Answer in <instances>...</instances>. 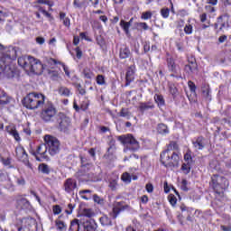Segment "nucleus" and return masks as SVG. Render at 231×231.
Segmentation results:
<instances>
[{
	"label": "nucleus",
	"instance_id": "1",
	"mask_svg": "<svg viewBox=\"0 0 231 231\" xmlns=\"http://www.w3.org/2000/svg\"><path fill=\"white\" fill-rule=\"evenodd\" d=\"M41 118L44 122H52L53 118H56L58 124V129L66 133L69 126L71 125V120L64 113L60 112L57 115V108L51 103L45 105L44 108L41 113Z\"/></svg>",
	"mask_w": 231,
	"mask_h": 231
},
{
	"label": "nucleus",
	"instance_id": "2",
	"mask_svg": "<svg viewBox=\"0 0 231 231\" xmlns=\"http://www.w3.org/2000/svg\"><path fill=\"white\" fill-rule=\"evenodd\" d=\"M17 59V49L11 47L6 53L0 54V75H5L7 79L15 77V67L14 60Z\"/></svg>",
	"mask_w": 231,
	"mask_h": 231
},
{
	"label": "nucleus",
	"instance_id": "3",
	"mask_svg": "<svg viewBox=\"0 0 231 231\" xmlns=\"http://www.w3.org/2000/svg\"><path fill=\"white\" fill-rule=\"evenodd\" d=\"M171 151H178V143L176 142H171L168 148L161 153V162L166 168L178 167L180 164V154Z\"/></svg>",
	"mask_w": 231,
	"mask_h": 231
},
{
	"label": "nucleus",
	"instance_id": "4",
	"mask_svg": "<svg viewBox=\"0 0 231 231\" xmlns=\"http://www.w3.org/2000/svg\"><path fill=\"white\" fill-rule=\"evenodd\" d=\"M46 100V97L42 94H39L37 92H31L27 94L23 99L22 100L23 107L26 109H39V107H42L44 106V102Z\"/></svg>",
	"mask_w": 231,
	"mask_h": 231
},
{
	"label": "nucleus",
	"instance_id": "5",
	"mask_svg": "<svg viewBox=\"0 0 231 231\" xmlns=\"http://www.w3.org/2000/svg\"><path fill=\"white\" fill-rule=\"evenodd\" d=\"M118 140H120L121 143L125 147L124 152H127V151H133V152H134V151L140 149V143L136 141L133 134L121 135L118 137Z\"/></svg>",
	"mask_w": 231,
	"mask_h": 231
},
{
	"label": "nucleus",
	"instance_id": "6",
	"mask_svg": "<svg viewBox=\"0 0 231 231\" xmlns=\"http://www.w3.org/2000/svg\"><path fill=\"white\" fill-rule=\"evenodd\" d=\"M44 142L47 151L51 156H55V154H59V152H60V142L57 137L45 135Z\"/></svg>",
	"mask_w": 231,
	"mask_h": 231
},
{
	"label": "nucleus",
	"instance_id": "7",
	"mask_svg": "<svg viewBox=\"0 0 231 231\" xmlns=\"http://www.w3.org/2000/svg\"><path fill=\"white\" fill-rule=\"evenodd\" d=\"M43 69H44V65L41 63V60L31 56L26 71H31V73H34L35 75H42Z\"/></svg>",
	"mask_w": 231,
	"mask_h": 231
},
{
	"label": "nucleus",
	"instance_id": "8",
	"mask_svg": "<svg viewBox=\"0 0 231 231\" xmlns=\"http://www.w3.org/2000/svg\"><path fill=\"white\" fill-rule=\"evenodd\" d=\"M18 231H37V220L33 217L23 218L22 226L18 227Z\"/></svg>",
	"mask_w": 231,
	"mask_h": 231
},
{
	"label": "nucleus",
	"instance_id": "9",
	"mask_svg": "<svg viewBox=\"0 0 231 231\" xmlns=\"http://www.w3.org/2000/svg\"><path fill=\"white\" fill-rule=\"evenodd\" d=\"M15 154L16 158H18L20 162H23V163H24L28 169H33L32 163H30V161L28 160V153H26V151L23 146H18L15 148Z\"/></svg>",
	"mask_w": 231,
	"mask_h": 231
},
{
	"label": "nucleus",
	"instance_id": "10",
	"mask_svg": "<svg viewBox=\"0 0 231 231\" xmlns=\"http://www.w3.org/2000/svg\"><path fill=\"white\" fill-rule=\"evenodd\" d=\"M168 69L171 74V77H176L181 73L180 65L176 64L174 58L170 57L166 60Z\"/></svg>",
	"mask_w": 231,
	"mask_h": 231
},
{
	"label": "nucleus",
	"instance_id": "11",
	"mask_svg": "<svg viewBox=\"0 0 231 231\" xmlns=\"http://www.w3.org/2000/svg\"><path fill=\"white\" fill-rule=\"evenodd\" d=\"M125 208H127V206H124V202H116L110 213L111 217H113V219H116V217H118V214H120L122 210H125Z\"/></svg>",
	"mask_w": 231,
	"mask_h": 231
},
{
	"label": "nucleus",
	"instance_id": "12",
	"mask_svg": "<svg viewBox=\"0 0 231 231\" xmlns=\"http://www.w3.org/2000/svg\"><path fill=\"white\" fill-rule=\"evenodd\" d=\"M48 148L46 146V143L40 144L37 148L36 152H32L33 156H37V154H41L42 158H44V160H50V157H48Z\"/></svg>",
	"mask_w": 231,
	"mask_h": 231
},
{
	"label": "nucleus",
	"instance_id": "13",
	"mask_svg": "<svg viewBox=\"0 0 231 231\" xmlns=\"http://www.w3.org/2000/svg\"><path fill=\"white\" fill-rule=\"evenodd\" d=\"M77 189V180L73 179H67L64 182V190L68 192V194H70V192H73Z\"/></svg>",
	"mask_w": 231,
	"mask_h": 231
},
{
	"label": "nucleus",
	"instance_id": "14",
	"mask_svg": "<svg viewBox=\"0 0 231 231\" xmlns=\"http://www.w3.org/2000/svg\"><path fill=\"white\" fill-rule=\"evenodd\" d=\"M189 64L185 66L184 69L187 73H196L198 71V63L196 59L188 60Z\"/></svg>",
	"mask_w": 231,
	"mask_h": 231
},
{
	"label": "nucleus",
	"instance_id": "15",
	"mask_svg": "<svg viewBox=\"0 0 231 231\" xmlns=\"http://www.w3.org/2000/svg\"><path fill=\"white\" fill-rule=\"evenodd\" d=\"M206 140L203 136H199L196 139V141L192 142L193 147L195 151H203L205 149Z\"/></svg>",
	"mask_w": 231,
	"mask_h": 231
},
{
	"label": "nucleus",
	"instance_id": "16",
	"mask_svg": "<svg viewBox=\"0 0 231 231\" xmlns=\"http://www.w3.org/2000/svg\"><path fill=\"white\" fill-rule=\"evenodd\" d=\"M125 80V86H130L131 82L134 80V66H131L128 68L126 71Z\"/></svg>",
	"mask_w": 231,
	"mask_h": 231
},
{
	"label": "nucleus",
	"instance_id": "17",
	"mask_svg": "<svg viewBox=\"0 0 231 231\" xmlns=\"http://www.w3.org/2000/svg\"><path fill=\"white\" fill-rule=\"evenodd\" d=\"M30 59L32 56H22L18 58V64L21 68H23L25 71L28 69V65L30 64Z\"/></svg>",
	"mask_w": 231,
	"mask_h": 231
},
{
	"label": "nucleus",
	"instance_id": "18",
	"mask_svg": "<svg viewBox=\"0 0 231 231\" xmlns=\"http://www.w3.org/2000/svg\"><path fill=\"white\" fill-rule=\"evenodd\" d=\"M5 131H7V133L11 134V136H13L14 140H16V142L21 141V137L19 136V132H17V129H15V126H13V125L6 126Z\"/></svg>",
	"mask_w": 231,
	"mask_h": 231
},
{
	"label": "nucleus",
	"instance_id": "19",
	"mask_svg": "<svg viewBox=\"0 0 231 231\" xmlns=\"http://www.w3.org/2000/svg\"><path fill=\"white\" fill-rule=\"evenodd\" d=\"M151 109H154V104L151 101L148 102H142L139 105V110L142 113H145V111H149Z\"/></svg>",
	"mask_w": 231,
	"mask_h": 231
},
{
	"label": "nucleus",
	"instance_id": "20",
	"mask_svg": "<svg viewBox=\"0 0 231 231\" xmlns=\"http://www.w3.org/2000/svg\"><path fill=\"white\" fill-rule=\"evenodd\" d=\"M215 183H219V186L217 187L222 188V190L224 189H226V187H228V185H230V183L228 182V180H226V178L223 177V176H218L217 180H215Z\"/></svg>",
	"mask_w": 231,
	"mask_h": 231
},
{
	"label": "nucleus",
	"instance_id": "21",
	"mask_svg": "<svg viewBox=\"0 0 231 231\" xmlns=\"http://www.w3.org/2000/svg\"><path fill=\"white\" fill-rule=\"evenodd\" d=\"M97 226L95 220L87 221L84 224V231H97Z\"/></svg>",
	"mask_w": 231,
	"mask_h": 231
},
{
	"label": "nucleus",
	"instance_id": "22",
	"mask_svg": "<svg viewBox=\"0 0 231 231\" xmlns=\"http://www.w3.org/2000/svg\"><path fill=\"white\" fill-rule=\"evenodd\" d=\"M216 180H217V175H213L211 177V187L217 192V194H221L222 188L219 187V182H216Z\"/></svg>",
	"mask_w": 231,
	"mask_h": 231
},
{
	"label": "nucleus",
	"instance_id": "23",
	"mask_svg": "<svg viewBox=\"0 0 231 231\" xmlns=\"http://www.w3.org/2000/svg\"><path fill=\"white\" fill-rule=\"evenodd\" d=\"M10 102V98L6 96V93H5V90L0 89V107H3V106H6Z\"/></svg>",
	"mask_w": 231,
	"mask_h": 231
},
{
	"label": "nucleus",
	"instance_id": "24",
	"mask_svg": "<svg viewBox=\"0 0 231 231\" xmlns=\"http://www.w3.org/2000/svg\"><path fill=\"white\" fill-rule=\"evenodd\" d=\"M73 6H74V8H77L78 10H82V8H86V6H88V1L87 0H74Z\"/></svg>",
	"mask_w": 231,
	"mask_h": 231
},
{
	"label": "nucleus",
	"instance_id": "25",
	"mask_svg": "<svg viewBox=\"0 0 231 231\" xmlns=\"http://www.w3.org/2000/svg\"><path fill=\"white\" fill-rule=\"evenodd\" d=\"M99 223H101L102 226H111L113 225L111 218L106 215L99 218Z\"/></svg>",
	"mask_w": 231,
	"mask_h": 231
},
{
	"label": "nucleus",
	"instance_id": "26",
	"mask_svg": "<svg viewBox=\"0 0 231 231\" xmlns=\"http://www.w3.org/2000/svg\"><path fill=\"white\" fill-rule=\"evenodd\" d=\"M131 55V51L129 48L125 47L120 49L119 57L120 59H129V56Z\"/></svg>",
	"mask_w": 231,
	"mask_h": 231
},
{
	"label": "nucleus",
	"instance_id": "27",
	"mask_svg": "<svg viewBox=\"0 0 231 231\" xmlns=\"http://www.w3.org/2000/svg\"><path fill=\"white\" fill-rule=\"evenodd\" d=\"M38 171L40 172H42V174H50V172H51V170L50 169V166L46 163H41L38 166Z\"/></svg>",
	"mask_w": 231,
	"mask_h": 231
},
{
	"label": "nucleus",
	"instance_id": "28",
	"mask_svg": "<svg viewBox=\"0 0 231 231\" xmlns=\"http://www.w3.org/2000/svg\"><path fill=\"white\" fill-rule=\"evenodd\" d=\"M159 134H169V127L165 124H159L157 126Z\"/></svg>",
	"mask_w": 231,
	"mask_h": 231
},
{
	"label": "nucleus",
	"instance_id": "29",
	"mask_svg": "<svg viewBox=\"0 0 231 231\" xmlns=\"http://www.w3.org/2000/svg\"><path fill=\"white\" fill-rule=\"evenodd\" d=\"M55 225L57 226V230L60 231H66L68 228V225H66V223L60 219H56Z\"/></svg>",
	"mask_w": 231,
	"mask_h": 231
},
{
	"label": "nucleus",
	"instance_id": "30",
	"mask_svg": "<svg viewBox=\"0 0 231 231\" xmlns=\"http://www.w3.org/2000/svg\"><path fill=\"white\" fill-rule=\"evenodd\" d=\"M202 96L206 100H212V96H210V87L206 86L202 88Z\"/></svg>",
	"mask_w": 231,
	"mask_h": 231
},
{
	"label": "nucleus",
	"instance_id": "31",
	"mask_svg": "<svg viewBox=\"0 0 231 231\" xmlns=\"http://www.w3.org/2000/svg\"><path fill=\"white\" fill-rule=\"evenodd\" d=\"M79 231L80 230V224H79V219H74L70 223V226L69 231Z\"/></svg>",
	"mask_w": 231,
	"mask_h": 231
},
{
	"label": "nucleus",
	"instance_id": "32",
	"mask_svg": "<svg viewBox=\"0 0 231 231\" xmlns=\"http://www.w3.org/2000/svg\"><path fill=\"white\" fill-rule=\"evenodd\" d=\"M154 100L157 103L159 107H162V106H165V99L163 98V96L160 94H155Z\"/></svg>",
	"mask_w": 231,
	"mask_h": 231
},
{
	"label": "nucleus",
	"instance_id": "33",
	"mask_svg": "<svg viewBox=\"0 0 231 231\" xmlns=\"http://www.w3.org/2000/svg\"><path fill=\"white\" fill-rule=\"evenodd\" d=\"M59 93L61 97H69V95H71V90L66 87H60Z\"/></svg>",
	"mask_w": 231,
	"mask_h": 231
},
{
	"label": "nucleus",
	"instance_id": "34",
	"mask_svg": "<svg viewBox=\"0 0 231 231\" xmlns=\"http://www.w3.org/2000/svg\"><path fill=\"white\" fill-rule=\"evenodd\" d=\"M1 162L3 165H5V167H8V169H14V165H12L11 157H7L6 159H5L4 157H1Z\"/></svg>",
	"mask_w": 231,
	"mask_h": 231
},
{
	"label": "nucleus",
	"instance_id": "35",
	"mask_svg": "<svg viewBox=\"0 0 231 231\" xmlns=\"http://www.w3.org/2000/svg\"><path fill=\"white\" fill-rule=\"evenodd\" d=\"M120 26L121 28H123L125 33H126V35H129V28H131L130 23L121 20Z\"/></svg>",
	"mask_w": 231,
	"mask_h": 231
},
{
	"label": "nucleus",
	"instance_id": "36",
	"mask_svg": "<svg viewBox=\"0 0 231 231\" xmlns=\"http://www.w3.org/2000/svg\"><path fill=\"white\" fill-rule=\"evenodd\" d=\"M82 216H85V217H93L95 216V211L91 208H83Z\"/></svg>",
	"mask_w": 231,
	"mask_h": 231
},
{
	"label": "nucleus",
	"instance_id": "37",
	"mask_svg": "<svg viewBox=\"0 0 231 231\" xmlns=\"http://www.w3.org/2000/svg\"><path fill=\"white\" fill-rule=\"evenodd\" d=\"M120 116L123 118H126V120H129L131 118V112H129V109L127 108H122L120 111Z\"/></svg>",
	"mask_w": 231,
	"mask_h": 231
},
{
	"label": "nucleus",
	"instance_id": "38",
	"mask_svg": "<svg viewBox=\"0 0 231 231\" xmlns=\"http://www.w3.org/2000/svg\"><path fill=\"white\" fill-rule=\"evenodd\" d=\"M225 17H226V15H221L217 18V24H219L220 30H223V28L226 26V21H225Z\"/></svg>",
	"mask_w": 231,
	"mask_h": 231
},
{
	"label": "nucleus",
	"instance_id": "39",
	"mask_svg": "<svg viewBox=\"0 0 231 231\" xmlns=\"http://www.w3.org/2000/svg\"><path fill=\"white\" fill-rule=\"evenodd\" d=\"M96 80L98 86H106V77H104V75H97Z\"/></svg>",
	"mask_w": 231,
	"mask_h": 231
},
{
	"label": "nucleus",
	"instance_id": "40",
	"mask_svg": "<svg viewBox=\"0 0 231 231\" xmlns=\"http://www.w3.org/2000/svg\"><path fill=\"white\" fill-rule=\"evenodd\" d=\"M19 205L22 207V208L23 209H28L30 208V201H28V199H22L19 202Z\"/></svg>",
	"mask_w": 231,
	"mask_h": 231
},
{
	"label": "nucleus",
	"instance_id": "41",
	"mask_svg": "<svg viewBox=\"0 0 231 231\" xmlns=\"http://www.w3.org/2000/svg\"><path fill=\"white\" fill-rule=\"evenodd\" d=\"M135 28H137V30H149V25H147V23H135Z\"/></svg>",
	"mask_w": 231,
	"mask_h": 231
},
{
	"label": "nucleus",
	"instance_id": "42",
	"mask_svg": "<svg viewBox=\"0 0 231 231\" xmlns=\"http://www.w3.org/2000/svg\"><path fill=\"white\" fill-rule=\"evenodd\" d=\"M83 75L85 79H93V72L88 68H86L83 69Z\"/></svg>",
	"mask_w": 231,
	"mask_h": 231
},
{
	"label": "nucleus",
	"instance_id": "43",
	"mask_svg": "<svg viewBox=\"0 0 231 231\" xmlns=\"http://www.w3.org/2000/svg\"><path fill=\"white\" fill-rule=\"evenodd\" d=\"M152 17V13L151 11L143 12L141 15V19L143 21H147L148 19H151Z\"/></svg>",
	"mask_w": 231,
	"mask_h": 231
},
{
	"label": "nucleus",
	"instance_id": "44",
	"mask_svg": "<svg viewBox=\"0 0 231 231\" xmlns=\"http://www.w3.org/2000/svg\"><path fill=\"white\" fill-rule=\"evenodd\" d=\"M170 14H171V9L167 7H163L162 9H161V14L163 17V19H167Z\"/></svg>",
	"mask_w": 231,
	"mask_h": 231
},
{
	"label": "nucleus",
	"instance_id": "45",
	"mask_svg": "<svg viewBox=\"0 0 231 231\" xmlns=\"http://www.w3.org/2000/svg\"><path fill=\"white\" fill-rule=\"evenodd\" d=\"M169 88L171 95H172L173 97H176V96L178 95V88H176V86L171 84Z\"/></svg>",
	"mask_w": 231,
	"mask_h": 231
},
{
	"label": "nucleus",
	"instance_id": "46",
	"mask_svg": "<svg viewBox=\"0 0 231 231\" xmlns=\"http://www.w3.org/2000/svg\"><path fill=\"white\" fill-rule=\"evenodd\" d=\"M121 180H123L125 183H131V175L127 172L123 173Z\"/></svg>",
	"mask_w": 231,
	"mask_h": 231
},
{
	"label": "nucleus",
	"instance_id": "47",
	"mask_svg": "<svg viewBox=\"0 0 231 231\" xmlns=\"http://www.w3.org/2000/svg\"><path fill=\"white\" fill-rule=\"evenodd\" d=\"M184 32L187 34V35H190L192 34V25L190 23H188L185 25L184 27Z\"/></svg>",
	"mask_w": 231,
	"mask_h": 231
},
{
	"label": "nucleus",
	"instance_id": "48",
	"mask_svg": "<svg viewBox=\"0 0 231 231\" xmlns=\"http://www.w3.org/2000/svg\"><path fill=\"white\" fill-rule=\"evenodd\" d=\"M181 171L184 172V174H189V172H190V166L183 163L181 166Z\"/></svg>",
	"mask_w": 231,
	"mask_h": 231
},
{
	"label": "nucleus",
	"instance_id": "49",
	"mask_svg": "<svg viewBox=\"0 0 231 231\" xmlns=\"http://www.w3.org/2000/svg\"><path fill=\"white\" fill-rule=\"evenodd\" d=\"M39 5H48V6H50L51 8V6H53V3H51L50 0H37V2Z\"/></svg>",
	"mask_w": 231,
	"mask_h": 231
},
{
	"label": "nucleus",
	"instance_id": "50",
	"mask_svg": "<svg viewBox=\"0 0 231 231\" xmlns=\"http://www.w3.org/2000/svg\"><path fill=\"white\" fill-rule=\"evenodd\" d=\"M188 86H189L191 93H196V84H194V82L189 81Z\"/></svg>",
	"mask_w": 231,
	"mask_h": 231
},
{
	"label": "nucleus",
	"instance_id": "51",
	"mask_svg": "<svg viewBox=\"0 0 231 231\" xmlns=\"http://www.w3.org/2000/svg\"><path fill=\"white\" fill-rule=\"evenodd\" d=\"M64 26H66L67 28H69L71 22L69 20V17H66L65 19L61 20Z\"/></svg>",
	"mask_w": 231,
	"mask_h": 231
},
{
	"label": "nucleus",
	"instance_id": "52",
	"mask_svg": "<svg viewBox=\"0 0 231 231\" xmlns=\"http://www.w3.org/2000/svg\"><path fill=\"white\" fill-rule=\"evenodd\" d=\"M96 41H97L98 46H104L105 42H104V38H102V36H97L96 38Z\"/></svg>",
	"mask_w": 231,
	"mask_h": 231
},
{
	"label": "nucleus",
	"instance_id": "53",
	"mask_svg": "<svg viewBox=\"0 0 231 231\" xmlns=\"http://www.w3.org/2000/svg\"><path fill=\"white\" fill-rule=\"evenodd\" d=\"M117 185H118V183L116 182V180H112L109 183V187H110V189H112V190H116Z\"/></svg>",
	"mask_w": 231,
	"mask_h": 231
},
{
	"label": "nucleus",
	"instance_id": "54",
	"mask_svg": "<svg viewBox=\"0 0 231 231\" xmlns=\"http://www.w3.org/2000/svg\"><path fill=\"white\" fill-rule=\"evenodd\" d=\"M53 212L56 215L60 214V212H62V210L60 209V206H59V205L54 206L53 207Z\"/></svg>",
	"mask_w": 231,
	"mask_h": 231
},
{
	"label": "nucleus",
	"instance_id": "55",
	"mask_svg": "<svg viewBox=\"0 0 231 231\" xmlns=\"http://www.w3.org/2000/svg\"><path fill=\"white\" fill-rule=\"evenodd\" d=\"M146 190L151 194L154 190V187L152 186V184L151 183L146 184Z\"/></svg>",
	"mask_w": 231,
	"mask_h": 231
},
{
	"label": "nucleus",
	"instance_id": "56",
	"mask_svg": "<svg viewBox=\"0 0 231 231\" xmlns=\"http://www.w3.org/2000/svg\"><path fill=\"white\" fill-rule=\"evenodd\" d=\"M176 47H177V50L179 51H183V42H176Z\"/></svg>",
	"mask_w": 231,
	"mask_h": 231
},
{
	"label": "nucleus",
	"instance_id": "57",
	"mask_svg": "<svg viewBox=\"0 0 231 231\" xmlns=\"http://www.w3.org/2000/svg\"><path fill=\"white\" fill-rule=\"evenodd\" d=\"M79 36L81 39H84L85 41L91 42V39L88 37V35H86V32H80Z\"/></svg>",
	"mask_w": 231,
	"mask_h": 231
},
{
	"label": "nucleus",
	"instance_id": "58",
	"mask_svg": "<svg viewBox=\"0 0 231 231\" xmlns=\"http://www.w3.org/2000/svg\"><path fill=\"white\" fill-rule=\"evenodd\" d=\"M177 201H178V199H176V197H174V196L170 197V203H171V205H172V207H174V205H176Z\"/></svg>",
	"mask_w": 231,
	"mask_h": 231
},
{
	"label": "nucleus",
	"instance_id": "59",
	"mask_svg": "<svg viewBox=\"0 0 231 231\" xmlns=\"http://www.w3.org/2000/svg\"><path fill=\"white\" fill-rule=\"evenodd\" d=\"M68 207H69V209H66V214H69V215L72 214L73 208H74L73 204H69Z\"/></svg>",
	"mask_w": 231,
	"mask_h": 231
},
{
	"label": "nucleus",
	"instance_id": "60",
	"mask_svg": "<svg viewBox=\"0 0 231 231\" xmlns=\"http://www.w3.org/2000/svg\"><path fill=\"white\" fill-rule=\"evenodd\" d=\"M76 55L78 57V59H81L82 58V51H80V48H76Z\"/></svg>",
	"mask_w": 231,
	"mask_h": 231
},
{
	"label": "nucleus",
	"instance_id": "61",
	"mask_svg": "<svg viewBox=\"0 0 231 231\" xmlns=\"http://www.w3.org/2000/svg\"><path fill=\"white\" fill-rule=\"evenodd\" d=\"M36 42H37L38 44H44L45 40H44L43 37H37V38H36Z\"/></svg>",
	"mask_w": 231,
	"mask_h": 231
},
{
	"label": "nucleus",
	"instance_id": "62",
	"mask_svg": "<svg viewBox=\"0 0 231 231\" xmlns=\"http://www.w3.org/2000/svg\"><path fill=\"white\" fill-rule=\"evenodd\" d=\"M79 42H80V38H79V36H74V39H73L74 46H78Z\"/></svg>",
	"mask_w": 231,
	"mask_h": 231
},
{
	"label": "nucleus",
	"instance_id": "63",
	"mask_svg": "<svg viewBox=\"0 0 231 231\" xmlns=\"http://www.w3.org/2000/svg\"><path fill=\"white\" fill-rule=\"evenodd\" d=\"M63 67V70L65 72V74L67 75V77H69V69L68 67H66V65L62 64Z\"/></svg>",
	"mask_w": 231,
	"mask_h": 231
},
{
	"label": "nucleus",
	"instance_id": "64",
	"mask_svg": "<svg viewBox=\"0 0 231 231\" xmlns=\"http://www.w3.org/2000/svg\"><path fill=\"white\" fill-rule=\"evenodd\" d=\"M221 230L231 231V226H221Z\"/></svg>",
	"mask_w": 231,
	"mask_h": 231
}]
</instances>
